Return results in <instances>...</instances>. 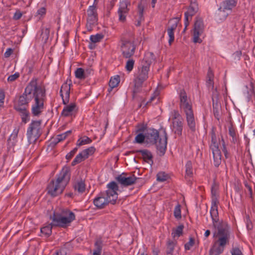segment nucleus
Here are the masks:
<instances>
[{"mask_svg":"<svg viewBox=\"0 0 255 255\" xmlns=\"http://www.w3.org/2000/svg\"><path fill=\"white\" fill-rule=\"evenodd\" d=\"M118 182L123 186H128L131 185L136 183L140 179L139 178L136 177L134 174L127 176V174L123 173L116 178Z\"/></svg>","mask_w":255,"mask_h":255,"instance_id":"dca6fc26","label":"nucleus"},{"mask_svg":"<svg viewBox=\"0 0 255 255\" xmlns=\"http://www.w3.org/2000/svg\"><path fill=\"white\" fill-rule=\"evenodd\" d=\"M154 57L152 53H146L137 71L135 73L133 80L134 88L132 91L133 98H136V94L141 90L144 82L148 79L150 66L154 60Z\"/></svg>","mask_w":255,"mask_h":255,"instance_id":"f03ea898","label":"nucleus"},{"mask_svg":"<svg viewBox=\"0 0 255 255\" xmlns=\"http://www.w3.org/2000/svg\"><path fill=\"white\" fill-rule=\"evenodd\" d=\"M18 114L24 124L27 123L30 120V114L28 108L14 109Z\"/></svg>","mask_w":255,"mask_h":255,"instance_id":"5701e85b","label":"nucleus"},{"mask_svg":"<svg viewBox=\"0 0 255 255\" xmlns=\"http://www.w3.org/2000/svg\"><path fill=\"white\" fill-rule=\"evenodd\" d=\"M204 24L203 20L201 18H197L194 23L193 32V42L194 43H201L202 40L199 36L203 33Z\"/></svg>","mask_w":255,"mask_h":255,"instance_id":"2eb2a0df","label":"nucleus"},{"mask_svg":"<svg viewBox=\"0 0 255 255\" xmlns=\"http://www.w3.org/2000/svg\"><path fill=\"white\" fill-rule=\"evenodd\" d=\"M33 102L31 105V114L35 117H39L44 111V103L46 99V91L44 88L37 85L36 83L32 95Z\"/></svg>","mask_w":255,"mask_h":255,"instance_id":"0eeeda50","label":"nucleus"},{"mask_svg":"<svg viewBox=\"0 0 255 255\" xmlns=\"http://www.w3.org/2000/svg\"><path fill=\"white\" fill-rule=\"evenodd\" d=\"M70 179V170L68 167H64L57 175L56 181L52 180L48 184L47 189L48 194L52 197L61 194Z\"/></svg>","mask_w":255,"mask_h":255,"instance_id":"39448f33","label":"nucleus"},{"mask_svg":"<svg viewBox=\"0 0 255 255\" xmlns=\"http://www.w3.org/2000/svg\"><path fill=\"white\" fill-rule=\"evenodd\" d=\"M41 124L40 121H33L29 125L26 135L29 143H31L32 141L35 142L40 137Z\"/></svg>","mask_w":255,"mask_h":255,"instance_id":"9d476101","label":"nucleus"},{"mask_svg":"<svg viewBox=\"0 0 255 255\" xmlns=\"http://www.w3.org/2000/svg\"><path fill=\"white\" fill-rule=\"evenodd\" d=\"M95 148L91 146L85 149L78 154L71 163L72 166H75L78 163L88 158L89 155L93 154L95 151Z\"/></svg>","mask_w":255,"mask_h":255,"instance_id":"f3484780","label":"nucleus"},{"mask_svg":"<svg viewBox=\"0 0 255 255\" xmlns=\"http://www.w3.org/2000/svg\"><path fill=\"white\" fill-rule=\"evenodd\" d=\"M146 142L151 144H155L158 153L160 156L164 155L167 146V137L165 131L163 135L159 136V132L156 129L149 128L145 133Z\"/></svg>","mask_w":255,"mask_h":255,"instance_id":"423d86ee","label":"nucleus"},{"mask_svg":"<svg viewBox=\"0 0 255 255\" xmlns=\"http://www.w3.org/2000/svg\"><path fill=\"white\" fill-rule=\"evenodd\" d=\"M92 142V140L87 136H84L83 138H79L77 141L76 145L78 147L81 145L90 143Z\"/></svg>","mask_w":255,"mask_h":255,"instance_id":"2f4dec72","label":"nucleus"},{"mask_svg":"<svg viewBox=\"0 0 255 255\" xmlns=\"http://www.w3.org/2000/svg\"><path fill=\"white\" fill-rule=\"evenodd\" d=\"M174 243L173 242L168 241L167 243L166 255H172L174 249Z\"/></svg>","mask_w":255,"mask_h":255,"instance_id":"72a5a7b5","label":"nucleus"},{"mask_svg":"<svg viewBox=\"0 0 255 255\" xmlns=\"http://www.w3.org/2000/svg\"><path fill=\"white\" fill-rule=\"evenodd\" d=\"M67 195L69 197H72L73 195V194L72 193H70L67 194Z\"/></svg>","mask_w":255,"mask_h":255,"instance_id":"338daca9","label":"nucleus"},{"mask_svg":"<svg viewBox=\"0 0 255 255\" xmlns=\"http://www.w3.org/2000/svg\"><path fill=\"white\" fill-rule=\"evenodd\" d=\"M71 85H72L71 81H70L69 83H68L67 81L62 84L61 87L60 94L62 98L63 103L65 105L69 102Z\"/></svg>","mask_w":255,"mask_h":255,"instance_id":"aec40b11","label":"nucleus"},{"mask_svg":"<svg viewBox=\"0 0 255 255\" xmlns=\"http://www.w3.org/2000/svg\"><path fill=\"white\" fill-rule=\"evenodd\" d=\"M19 76L18 73H15L14 74L11 75L7 78V81L8 82H13L17 79Z\"/></svg>","mask_w":255,"mask_h":255,"instance_id":"de8ad7c7","label":"nucleus"},{"mask_svg":"<svg viewBox=\"0 0 255 255\" xmlns=\"http://www.w3.org/2000/svg\"><path fill=\"white\" fill-rule=\"evenodd\" d=\"M78 148V147L77 146L75 147L73 150H72L70 152L67 154V155H66V159L67 160V162L71 160L72 158L74 156V155L77 152Z\"/></svg>","mask_w":255,"mask_h":255,"instance_id":"37998d69","label":"nucleus"},{"mask_svg":"<svg viewBox=\"0 0 255 255\" xmlns=\"http://www.w3.org/2000/svg\"><path fill=\"white\" fill-rule=\"evenodd\" d=\"M75 219V215L73 212L67 208L62 209L59 211L54 212L52 223L50 225L42 228L41 232L48 237L52 233V226L65 228Z\"/></svg>","mask_w":255,"mask_h":255,"instance_id":"7ed1b4c3","label":"nucleus"},{"mask_svg":"<svg viewBox=\"0 0 255 255\" xmlns=\"http://www.w3.org/2000/svg\"><path fill=\"white\" fill-rule=\"evenodd\" d=\"M77 112L76 105L75 103H71L66 105L63 108L61 115L64 117H69L74 115Z\"/></svg>","mask_w":255,"mask_h":255,"instance_id":"412c9836","label":"nucleus"},{"mask_svg":"<svg viewBox=\"0 0 255 255\" xmlns=\"http://www.w3.org/2000/svg\"><path fill=\"white\" fill-rule=\"evenodd\" d=\"M5 98V94L2 90L0 91V108L2 107L4 105V100Z\"/></svg>","mask_w":255,"mask_h":255,"instance_id":"09e8293b","label":"nucleus"},{"mask_svg":"<svg viewBox=\"0 0 255 255\" xmlns=\"http://www.w3.org/2000/svg\"><path fill=\"white\" fill-rule=\"evenodd\" d=\"M75 77L79 79H84L85 78L84 71L81 68H78L75 72Z\"/></svg>","mask_w":255,"mask_h":255,"instance_id":"58836bf2","label":"nucleus"},{"mask_svg":"<svg viewBox=\"0 0 255 255\" xmlns=\"http://www.w3.org/2000/svg\"><path fill=\"white\" fill-rule=\"evenodd\" d=\"M232 255H243L241 251L238 248H233L231 250Z\"/></svg>","mask_w":255,"mask_h":255,"instance_id":"8fccbe9b","label":"nucleus"},{"mask_svg":"<svg viewBox=\"0 0 255 255\" xmlns=\"http://www.w3.org/2000/svg\"><path fill=\"white\" fill-rule=\"evenodd\" d=\"M178 95L180 108L184 112L192 109L190 99L188 97L184 89L180 90Z\"/></svg>","mask_w":255,"mask_h":255,"instance_id":"ddd939ff","label":"nucleus"},{"mask_svg":"<svg viewBox=\"0 0 255 255\" xmlns=\"http://www.w3.org/2000/svg\"><path fill=\"white\" fill-rule=\"evenodd\" d=\"M172 20H170L169 21L167 29V33L169 37V39L168 40V43L169 45H171L174 40V30L175 29V25L174 24L170 25V23L172 22Z\"/></svg>","mask_w":255,"mask_h":255,"instance_id":"393cba45","label":"nucleus"},{"mask_svg":"<svg viewBox=\"0 0 255 255\" xmlns=\"http://www.w3.org/2000/svg\"><path fill=\"white\" fill-rule=\"evenodd\" d=\"M182 130L183 129L181 128L180 127L176 128V135L179 136L178 139V146L183 145L186 141L185 134H182Z\"/></svg>","mask_w":255,"mask_h":255,"instance_id":"c85d7f7f","label":"nucleus"},{"mask_svg":"<svg viewBox=\"0 0 255 255\" xmlns=\"http://www.w3.org/2000/svg\"><path fill=\"white\" fill-rule=\"evenodd\" d=\"M199 10L198 5L196 0H191L190 4L188 8L187 11L185 13L186 21L185 22V28L183 32L185 31L187 26L188 25V21L191 19L193 15H195Z\"/></svg>","mask_w":255,"mask_h":255,"instance_id":"6ab92c4d","label":"nucleus"},{"mask_svg":"<svg viewBox=\"0 0 255 255\" xmlns=\"http://www.w3.org/2000/svg\"><path fill=\"white\" fill-rule=\"evenodd\" d=\"M222 140L223 141V152L224 153V155L226 157V158H227L228 157V152H227V150L226 149V146H225V142L224 141V140L222 139Z\"/></svg>","mask_w":255,"mask_h":255,"instance_id":"13d9d810","label":"nucleus"},{"mask_svg":"<svg viewBox=\"0 0 255 255\" xmlns=\"http://www.w3.org/2000/svg\"><path fill=\"white\" fill-rule=\"evenodd\" d=\"M136 153L142 156V158L145 162L151 164L153 163L152 155L151 152L147 149L138 150L136 151Z\"/></svg>","mask_w":255,"mask_h":255,"instance_id":"b1692460","label":"nucleus"},{"mask_svg":"<svg viewBox=\"0 0 255 255\" xmlns=\"http://www.w3.org/2000/svg\"><path fill=\"white\" fill-rule=\"evenodd\" d=\"M134 35L130 33L125 35L121 39V49L124 58H130L135 53Z\"/></svg>","mask_w":255,"mask_h":255,"instance_id":"1a4fd4ad","label":"nucleus"},{"mask_svg":"<svg viewBox=\"0 0 255 255\" xmlns=\"http://www.w3.org/2000/svg\"><path fill=\"white\" fill-rule=\"evenodd\" d=\"M183 228H184V226L182 224L180 225L176 228V237H179L180 236H181L182 235V231H183Z\"/></svg>","mask_w":255,"mask_h":255,"instance_id":"49530a36","label":"nucleus"},{"mask_svg":"<svg viewBox=\"0 0 255 255\" xmlns=\"http://www.w3.org/2000/svg\"><path fill=\"white\" fill-rule=\"evenodd\" d=\"M210 215L213 227L217 230L216 236L218 239L210 249L209 254L210 255H219L223 252L225 246L229 242L230 232L227 223L223 220H219L217 199L215 198L212 199Z\"/></svg>","mask_w":255,"mask_h":255,"instance_id":"f257e3e1","label":"nucleus"},{"mask_svg":"<svg viewBox=\"0 0 255 255\" xmlns=\"http://www.w3.org/2000/svg\"><path fill=\"white\" fill-rule=\"evenodd\" d=\"M66 137H65V135L63 133L57 135L55 138L53 139V140L52 141V143L54 145H56L58 142L63 140L65 139Z\"/></svg>","mask_w":255,"mask_h":255,"instance_id":"ea45409f","label":"nucleus"},{"mask_svg":"<svg viewBox=\"0 0 255 255\" xmlns=\"http://www.w3.org/2000/svg\"><path fill=\"white\" fill-rule=\"evenodd\" d=\"M195 243V240L192 238H190L189 241L185 244L184 247L186 250H189L193 247Z\"/></svg>","mask_w":255,"mask_h":255,"instance_id":"a18cd8bd","label":"nucleus"},{"mask_svg":"<svg viewBox=\"0 0 255 255\" xmlns=\"http://www.w3.org/2000/svg\"><path fill=\"white\" fill-rule=\"evenodd\" d=\"M19 130V128L18 127L15 128L11 134L10 135L7 141L9 144H10L11 145L14 146L16 141H17V135Z\"/></svg>","mask_w":255,"mask_h":255,"instance_id":"a878e982","label":"nucleus"},{"mask_svg":"<svg viewBox=\"0 0 255 255\" xmlns=\"http://www.w3.org/2000/svg\"><path fill=\"white\" fill-rule=\"evenodd\" d=\"M210 234V230H207L206 231L205 233V236L206 237H208Z\"/></svg>","mask_w":255,"mask_h":255,"instance_id":"e2e57ef3","label":"nucleus"},{"mask_svg":"<svg viewBox=\"0 0 255 255\" xmlns=\"http://www.w3.org/2000/svg\"><path fill=\"white\" fill-rule=\"evenodd\" d=\"M107 186V191L99 193L93 200L94 205L98 209H103L109 203L115 204L118 199L119 187L116 182L112 181Z\"/></svg>","mask_w":255,"mask_h":255,"instance_id":"20e7f679","label":"nucleus"},{"mask_svg":"<svg viewBox=\"0 0 255 255\" xmlns=\"http://www.w3.org/2000/svg\"><path fill=\"white\" fill-rule=\"evenodd\" d=\"M214 74L211 70V68H209L207 74V80H206V85L207 87L209 89L213 90L214 88Z\"/></svg>","mask_w":255,"mask_h":255,"instance_id":"bb28decb","label":"nucleus"},{"mask_svg":"<svg viewBox=\"0 0 255 255\" xmlns=\"http://www.w3.org/2000/svg\"><path fill=\"white\" fill-rule=\"evenodd\" d=\"M12 53V49L11 48H8L6 49V51L5 52L4 55V57L6 58H7L10 56V55Z\"/></svg>","mask_w":255,"mask_h":255,"instance_id":"4d7b16f0","label":"nucleus"},{"mask_svg":"<svg viewBox=\"0 0 255 255\" xmlns=\"http://www.w3.org/2000/svg\"><path fill=\"white\" fill-rule=\"evenodd\" d=\"M247 228L249 230H251L253 229V225L250 222H247Z\"/></svg>","mask_w":255,"mask_h":255,"instance_id":"bf43d9fd","label":"nucleus"},{"mask_svg":"<svg viewBox=\"0 0 255 255\" xmlns=\"http://www.w3.org/2000/svg\"><path fill=\"white\" fill-rule=\"evenodd\" d=\"M128 60L126 62V64L125 66V68L127 71L128 72H131L133 68L134 65V60L132 58H128Z\"/></svg>","mask_w":255,"mask_h":255,"instance_id":"c9c22d12","label":"nucleus"},{"mask_svg":"<svg viewBox=\"0 0 255 255\" xmlns=\"http://www.w3.org/2000/svg\"><path fill=\"white\" fill-rule=\"evenodd\" d=\"M146 141L145 134H138L135 137L134 142L138 143H142L143 141Z\"/></svg>","mask_w":255,"mask_h":255,"instance_id":"a19ab883","label":"nucleus"},{"mask_svg":"<svg viewBox=\"0 0 255 255\" xmlns=\"http://www.w3.org/2000/svg\"><path fill=\"white\" fill-rule=\"evenodd\" d=\"M176 219H180L181 218L180 205L178 204L176 205Z\"/></svg>","mask_w":255,"mask_h":255,"instance_id":"5fc2aeb1","label":"nucleus"},{"mask_svg":"<svg viewBox=\"0 0 255 255\" xmlns=\"http://www.w3.org/2000/svg\"><path fill=\"white\" fill-rule=\"evenodd\" d=\"M229 130L230 135L232 137L233 142H235L236 141H237L236 131L235 128H233L232 125L229 127Z\"/></svg>","mask_w":255,"mask_h":255,"instance_id":"c03bdc74","label":"nucleus"},{"mask_svg":"<svg viewBox=\"0 0 255 255\" xmlns=\"http://www.w3.org/2000/svg\"><path fill=\"white\" fill-rule=\"evenodd\" d=\"M144 7L141 4V3H139L138 5V10L139 14V18L137 20L136 23L135 24L136 26H139L140 25L141 20L143 19V12Z\"/></svg>","mask_w":255,"mask_h":255,"instance_id":"473e14b6","label":"nucleus"},{"mask_svg":"<svg viewBox=\"0 0 255 255\" xmlns=\"http://www.w3.org/2000/svg\"><path fill=\"white\" fill-rule=\"evenodd\" d=\"M219 144L215 133L212 131L211 133V143L210 145V148L212 151L214 164L216 167H218L222 161L221 152L219 148Z\"/></svg>","mask_w":255,"mask_h":255,"instance_id":"f8f14e48","label":"nucleus"},{"mask_svg":"<svg viewBox=\"0 0 255 255\" xmlns=\"http://www.w3.org/2000/svg\"><path fill=\"white\" fill-rule=\"evenodd\" d=\"M157 0H151V5L152 7L154 8L155 7V4Z\"/></svg>","mask_w":255,"mask_h":255,"instance_id":"0e129e2a","label":"nucleus"},{"mask_svg":"<svg viewBox=\"0 0 255 255\" xmlns=\"http://www.w3.org/2000/svg\"><path fill=\"white\" fill-rule=\"evenodd\" d=\"M120 82V79L119 76H117L116 77H112L109 83V88L108 89V92L110 93L114 88L118 86Z\"/></svg>","mask_w":255,"mask_h":255,"instance_id":"c756f323","label":"nucleus"},{"mask_svg":"<svg viewBox=\"0 0 255 255\" xmlns=\"http://www.w3.org/2000/svg\"><path fill=\"white\" fill-rule=\"evenodd\" d=\"M184 112L186 116V120L188 127L192 131H195L196 129V124L192 109L184 111Z\"/></svg>","mask_w":255,"mask_h":255,"instance_id":"4be33fe9","label":"nucleus"},{"mask_svg":"<svg viewBox=\"0 0 255 255\" xmlns=\"http://www.w3.org/2000/svg\"><path fill=\"white\" fill-rule=\"evenodd\" d=\"M104 37V35L101 33H97L96 35H92L90 37V40L93 43H97L101 41Z\"/></svg>","mask_w":255,"mask_h":255,"instance_id":"e433bc0d","label":"nucleus"},{"mask_svg":"<svg viewBox=\"0 0 255 255\" xmlns=\"http://www.w3.org/2000/svg\"><path fill=\"white\" fill-rule=\"evenodd\" d=\"M87 27H92L95 25L98 21L97 8L96 5L93 4L89 6L87 10Z\"/></svg>","mask_w":255,"mask_h":255,"instance_id":"4468645a","label":"nucleus"},{"mask_svg":"<svg viewBox=\"0 0 255 255\" xmlns=\"http://www.w3.org/2000/svg\"><path fill=\"white\" fill-rule=\"evenodd\" d=\"M22 16V13L19 10H17L14 13L13 18L14 20H18Z\"/></svg>","mask_w":255,"mask_h":255,"instance_id":"603ef678","label":"nucleus"},{"mask_svg":"<svg viewBox=\"0 0 255 255\" xmlns=\"http://www.w3.org/2000/svg\"><path fill=\"white\" fill-rule=\"evenodd\" d=\"M172 236L173 237V238H175V230L173 228V230H172Z\"/></svg>","mask_w":255,"mask_h":255,"instance_id":"69168bd1","label":"nucleus"},{"mask_svg":"<svg viewBox=\"0 0 255 255\" xmlns=\"http://www.w3.org/2000/svg\"><path fill=\"white\" fill-rule=\"evenodd\" d=\"M211 193H212V196H213V199L215 198L217 199L216 198L214 197L216 196V190L214 189L213 187H212Z\"/></svg>","mask_w":255,"mask_h":255,"instance_id":"052dcab7","label":"nucleus"},{"mask_svg":"<svg viewBox=\"0 0 255 255\" xmlns=\"http://www.w3.org/2000/svg\"><path fill=\"white\" fill-rule=\"evenodd\" d=\"M185 177L187 179L190 180L193 176V172L192 168V164L191 161H188L185 165Z\"/></svg>","mask_w":255,"mask_h":255,"instance_id":"cd10ccee","label":"nucleus"},{"mask_svg":"<svg viewBox=\"0 0 255 255\" xmlns=\"http://www.w3.org/2000/svg\"><path fill=\"white\" fill-rule=\"evenodd\" d=\"M95 249L93 252V255H100L101 254V251H102V246L101 245V243L97 241L95 243Z\"/></svg>","mask_w":255,"mask_h":255,"instance_id":"79ce46f5","label":"nucleus"},{"mask_svg":"<svg viewBox=\"0 0 255 255\" xmlns=\"http://www.w3.org/2000/svg\"><path fill=\"white\" fill-rule=\"evenodd\" d=\"M168 175L164 172H159L156 175L157 180L159 182H163L167 180Z\"/></svg>","mask_w":255,"mask_h":255,"instance_id":"f704fd0d","label":"nucleus"},{"mask_svg":"<svg viewBox=\"0 0 255 255\" xmlns=\"http://www.w3.org/2000/svg\"><path fill=\"white\" fill-rule=\"evenodd\" d=\"M184 125V119L178 113L176 112V128L180 127L183 129Z\"/></svg>","mask_w":255,"mask_h":255,"instance_id":"4c0bfd02","label":"nucleus"},{"mask_svg":"<svg viewBox=\"0 0 255 255\" xmlns=\"http://www.w3.org/2000/svg\"><path fill=\"white\" fill-rule=\"evenodd\" d=\"M72 132V131L71 130H68L65 132L63 133V134L65 135V137H66L68 135L70 134Z\"/></svg>","mask_w":255,"mask_h":255,"instance_id":"680f3d73","label":"nucleus"},{"mask_svg":"<svg viewBox=\"0 0 255 255\" xmlns=\"http://www.w3.org/2000/svg\"><path fill=\"white\" fill-rule=\"evenodd\" d=\"M244 184H245V186H246V187L248 189L249 192H250L251 197H252V195H253V191H252V189L251 186L248 184L247 181L244 182Z\"/></svg>","mask_w":255,"mask_h":255,"instance_id":"6e6d98bb","label":"nucleus"},{"mask_svg":"<svg viewBox=\"0 0 255 255\" xmlns=\"http://www.w3.org/2000/svg\"><path fill=\"white\" fill-rule=\"evenodd\" d=\"M74 189L80 193H83L85 190V184L84 181L81 179L77 181L74 185Z\"/></svg>","mask_w":255,"mask_h":255,"instance_id":"7c9ffc66","label":"nucleus"},{"mask_svg":"<svg viewBox=\"0 0 255 255\" xmlns=\"http://www.w3.org/2000/svg\"><path fill=\"white\" fill-rule=\"evenodd\" d=\"M46 11V9L45 7H42L38 9L37 11V14L38 15H40L41 16H43L45 14Z\"/></svg>","mask_w":255,"mask_h":255,"instance_id":"864d4df0","label":"nucleus"},{"mask_svg":"<svg viewBox=\"0 0 255 255\" xmlns=\"http://www.w3.org/2000/svg\"><path fill=\"white\" fill-rule=\"evenodd\" d=\"M130 5L129 0H122L120 2V6L118 10L119 20L124 22L126 19L127 15L128 12V6Z\"/></svg>","mask_w":255,"mask_h":255,"instance_id":"a211bd4d","label":"nucleus"},{"mask_svg":"<svg viewBox=\"0 0 255 255\" xmlns=\"http://www.w3.org/2000/svg\"><path fill=\"white\" fill-rule=\"evenodd\" d=\"M37 79L33 78L25 88L23 93L14 103L13 108H28V104L32 100V95L37 83Z\"/></svg>","mask_w":255,"mask_h":255,"instance_id":"6e6552de","label":"nucleus"},{"mask_svg":"<svg viewBox=\"0 0 255 255\" xmlns=\"http://www.w3.org/2000/svg\"><path fill=\"white\" fill-rule=\"evenodd\" d=\"M213 113H214L215 117L217 119L219 120V117H220L219 110L218 108L216 107V106H215L214 105V104H213Z\"/></svg>","mask_w":255,"mask_h":255,"instance_id":"3c124183","label":"nucleus"},{"mask_svg":"<svg viewBox=\"0 0 255 255\" xmlns=\"http://www.w3.org/2000/svg\"><path fill=\"white\" fill-rule=\"evenodd\" d=\"M238 0H225L222 3L221 6L219 8L216 13V17L221 20H223L226 18L229 15V13L226 10H231L235 7L237 3Z\"/></svg>","mask_w":255,"mask_h":255,"instance_id":"9b49d317","label":"nucleus"},{"mask_svg":"<svg viewBox=\"0 0 255 255\" xmlns=\"http://www.w3.org/2000/svg\"><path fill=\"white\" fill-rule=\"evenodd\" d=\"M31 71H32V67H29V72H31Z\"/></svg>","mask_w":255,"mask_h":255,"instance_id":"774afa93","label":"nucleus"}]
</instances>
